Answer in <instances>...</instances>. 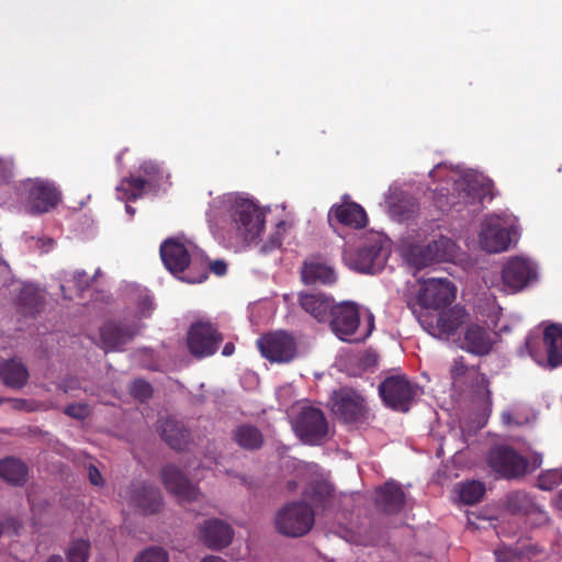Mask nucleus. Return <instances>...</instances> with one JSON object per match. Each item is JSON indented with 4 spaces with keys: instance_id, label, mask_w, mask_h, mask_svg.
Listing matches in <instances>:
<instances>
[{
    "instance_id": "f257e3e1",
    "label": "nucleus",
    "mask_w": 562,
    "mask_h": 562,
    "mask_svg": "<svg viewBox=\"0 0 562 562\" xmlns=\"http://www.w3.org/2000/svg\"><path fill=\"white\" fill-rule=\"evenodd\" d=\"M214 235L227 241V233L237 243L251 244L261 235L263 214L255 202L238 193L213 199L206 213Z\"/></svg>"
},
{
    "instance_id": "f03ea898",
    "label": "nucleus",
    "mask_w": 562,
    "mask_h": 562,
    "mask_svg": "<svg viewBox=\"0 0 562 562\" xmlns=\"http://www.w3.org/2000/svg\"><path fill=\"white\" fill-rule=\"evenodd\" d=\"M330 326L334 334L344 341L358 342L367 339L374 328V316L366 310L363 314L357 304L344 302L334 306Z\"/></svg>"
},
{
    "instance_id": "7ed1b4c3",
    "label": "nucleus",
    "mask_w": 562,
    "mask_h": 562,
    "mask_svg": "<svg viewBox=\"0 0 562 562\" xmlns=\"http://www.w3.org/2000/svg\"><path fill=\"white\" fill-rule=\"evenodd\" d=\"M429 175L431 178L443 179L447 183L452 182L463 203L482 202L490 190V182L472 170L463 171L439 164Z\"/></svg>"
},
{
    "instance_id": "20e7f679",
    "label": "nucleus",
    "mask_w": 562,
    "mask_h": 562,
    "mask_svg": "<svg viewBox=\"0 0 562 562\" xmlns=\"http://www.w3.org/2000/svg\"><path fill=\"white\" fill-rule=\"evenodd\" d=\"M290 418L293 431L304 443L321 445L328 437V423L318 407L299 403L292 407Z\"/></svg>"
},
{
    "instance_id": "39448f33",
    "label": "nucleus",
    "mask_w": 562,
    "mask_h": 562,
    "mask_svg": "<svg viewBox=\"0 0 562 562\" xmlns=\"http://www.w3.org/2000/svg\"><path fill=\"white\" fill-rule=\"evenodd\" d=\"M516 218L490 215L481 224L480 247L486 252L506 251L517 239Z\"/></svg>"
},
{
    "instance_id": "423d86ee",
    "label": "nucleus",
    "mask_w": 562,
    "mask_h": 562,
    "mask_svg": "<svg viewBox=\"0 0 562 562\" xmlns=\"http://www.w3.org/2000/svg\"><path fill=\"white\" fill-rule=\"evenodd\" d=\"M417 319L424 330L432 337L449 339L470 319V315L462 305L456 304L435 313L419 312Z\"/></svg>"
},
{
    "instance_id": "0eeeda50",
    "label": "nucleus",
    "mask_w": 562,
    "mask_h": 562,
    "mask_svg": "<svg viewBox=\"0 0 562 562\" xmlns=\"http://www.w3.org/2000/svg\"><path fill=\"white\" fill-rule=\"evenodd\" d=\"M168 175L154 161H144L138 169V176H131L116 187L120 200H132L142 196L146 191L159 189L167 181Z\"/></svg>"
},
{
    "instance_id": "6e6552de",
    "label": "nucleus",
    "mask_w": 562,
    "mask_h": 562,
    "mask_svg": "<svg viewBox=\"0 0 562 562\" xmlns=\"http://www.w3.org/2000/svg\"><path fill=\"white\" fill-rule=\"evenodd\" d=\"M19 190L25 212L30 214L49 212L60 200L56 186L43 179H27L21 183Z\"/></svg>"
},
{
    "instance_id": "1a4fd4ad",
    "label": "nucleus",
    "mask_w": 562,
    "mask_h": 562,
    "mask_svg": "<svg viewBox=\"0 0 562 562\" xmlns=\"http://www.w3.org/2000/svg\"><path fill=\"white\" fill-rule=\"evenodd\" d=\"M450 374L454 387L460 390L464 386L470 387L474 401H476L484 411H491V392L488 390V381L484 374L480 373L475 367H468L462 357L453 360Z\"/></svg>"
},
{
    "instance_id": "9d476101",
    "label": "nucleus",
    "mask_w": 562,
    "mask_h": 562,
    "mask_svg": "<svg viewBox=\"0 0 562 562\" xmlns=\"http://www.w3.org/2000/svg\"><path fill=\"white\" fill-rule=\"evenodd\" d=\"M501 276L502 289L517 293L538 281V266L528 257L513 256L503 263Z\"/></svg>"
},
{
    "instance_id": "9b49d317",
    "label": "nucleus",
    "mask_w": 562,
    "mask_h": 562,
    "mask_svg": "<svg viewBox=\"0 0 562 562\" xmlns=\"http://www.w3.org/2000/svg\"><path fill=\"white\" fill-rule=\"evenodd\" d=\"M540 338L528 336L526 348L530 357L542 368L553 369L562 364V327L551 325L543 334L544 350L538 349Z\"/></svg>"
},
{
    "instance_id": "f8f14e48",
    "label": "nucleus",
    "mask_w": 562,
    "mask_h": 562,
    "mask_svg": "<svg viewBox=\"0 0 562 562\" xmlns=\"http://www.w3.org/2000/svg\"><path fill=\"white\" fill-rule=\"evenodd\" d=\"M314 513L303 502H293L283 506L276 515L277 530L288 537H301L314 525Z\"/></svg>"
},
{
    "instance_id": "ddd939ff",
    "label": "nucleus",
    "mask_w": 562,
    "mask_h": 562,
    "mask_svg": "<svg viewBox=\"0 0 562 562\" xmlns=\"http://www.w3.org/2000/svg\"><path fill=\"white\" fill-rule=\"evenodd\" d=\"M329 406L333 415L344 424H358L367 418L364 397L350 387H340L331 393Z\"/></svg>"
},
{
    "instance_id": "4468645a",
    "label": "nucleus",
    "mask_w": 562,
    "mask_h": 562,
    "mask_svg": "<svg viewBox=\"0 0 562 562\" xmlns=\"http://www.w3.org/2000/svg\"><path fill=\"white\" fill-rule=\"evenodd\" d=\"M389 256L387 249L381 238L373 239L358 250H346L344 261L346 265L361 273H376L383 269Z\"/></svg>"
},
{
    "instance_id": "2eb2a0df",
    "label": "nucleus",
    "mask_w": 562,
    "mask_h": 562,
    "mask_svg": "<svg viewBox=\"0 0 562 562\" xmlns=\"http://www.w3.org/2000/svg\"><path fill=\"white\" fill-rule=\"evenodd\" d=\"M488 468L503 479L515 480L528 472L526 458L507 445H495L486 454Z\"/></svg>"
},
{
    "instance_id": "dca6fc26",
    "label": "nucleus",
    "mask_w": 562,
    "mask_h": 562,
    "mask_svg": "<svg viewBox=\"0 0 562 562\" xmlns=\"http://www.w3.org/2000/svg\"><path fill=\"white\" fill-rule=\"evenodd\" d=\"M457 296L456 285L448 279L431 278L422 283L417 302L422 312H437L452 304Z\"/></svg>"
},
{
    "instance_id": "f3484780",
    "label": "nucleus",
    "mask_w": 562,
    "mask_h": 562,
    "mask_svg": "<svg viewBox=\"0 0 562 562\" xmlns=\"http://www.w3.org/2000/svg\"><path fill=\"white\" fill-rule=\"evenodd\" d=\"M383 402L401 412H407L417 394V389L404 375L387 376L380 385Z\"/></svg>"
},
{
    "instance_id": "a211bd4d",
    "label": "nucleus",
    "mask_w": 562,
    "mask_h": 562,
    "mask_svg": "<svg viewBox=\"0 0 562 562\" xmlns=\"http://www.w3.org/2000/svg\"><path fill=\"white\" fill-rule=\"evenodd\" d=\"M123 505L135 512L144 514L156 513L161 506L159 491L145 483H135L120 493Z\"/></svg>"
},
{
    "instance_id": "6ab92c4d",
    "label": "nucleus",
    "mask_w": 562,
    "mask_h": 562,
    "mask_svg": "<svg viewBox=\"0 0 562 562\" xmlns=\"http://www.w3.org/2000/svg\"><path fill=\"white\" fill-rule=\"evenodd\" d=\"M261 355L271 362H289L296 355V342L285 331H276L260 337L257 341Z\"/></svg>"
},
{
    "instance_id": "aec40b11",
    "label": "nucleus",
    "mask_w": 562,
    "mask_h": 562,
    "mask_svg": "<svg viewBox=\"0 0 562 562\" xmlns=\"http://www.w3.org/2000/svg\"><path fill=\"white\" fill-rule=\"evenodd\" d=\"M222 339L212 324L198 322L188 331L187 345L193 356L203 358L214 355Z\"/></svg>"
},
{
    "instance_id": "412c9836",
    "label": "nucleus",
    "mask_w": 562,
    "mask_h": 562,
    "mask_svg": "<svg viewBox=\"0 0 562 562\" xmlns=\"http://www.w3.org/2000/svg\"><path fill=\"white\" fill-rule=\"evenodd\" d=\"M160 257L166 268L172 273H183L188 268V271L192 272L193 265L191 262V256L189 248L177 239H168L160 246Z\"/></svg>"
},
{
    "instance_id": "4be33fe9",
    "label": "nucleus",
    "mask_w": 562,
    "mask_h": 562,
    "mask_svg": "<svg viewBox=\"0 0 562 562\" xmlns=\"http://www.w3.org/2000/svg\"><path fill=\"white\" fill-rule=\"evenodd\" d=\"M166 490L181 502H192L199 496V490L187 481L175 465H166L160 472Z\"/></svg>"
},
{
    "instance_id": "5701e85b",
    "label": "nucleus",
    "mask_w": 562,
    "mask_h": 562,
    "mask_svg": "<svg viewBox=\"0 0 562 562\" xmlns=\"http://www.w3.org/2000/svg\"><path fill=\"white\" fill-rule=\"evenodd\" d=\"M139 329L138 324L127 326L125 324L108 323L100 329L101 346L105 351L120 350Z\"/></svg>"
},
{
    "instance_id": "b1692460",
    "label": "nucleus",
    "mask_w": 562,
    "mask_h": 562,
    "mask_svg": "<svg viewBox=\"0 0 562 562\" xmlns=\"http://www.w3.org/2000/svg\"><path fill=\"white\" fill-rule=\"evenodd\" d=\"M200 538L210 549L220 550L231 543L233 530L220 519H209L200 527Z\"/></svg>"
},
{
    "instance_id": "393cba45",
    "label": "nucleus",
    "mask_w": 562,
    "mask_h": 562,
    "mask_svg": "<svg viewBox=\"0 0 562 562\" xmlns=\"http://www.w3.org/2000/svg\"><path fill=\"white\" fill-rule=\"evenodd\" d=\"M506 508L513 514L536 515L539 522L548 519V515L536 499L522 491L512 492L506 497Z\"/></svg>"
},
{
    "instance_id": "a878e982",
    "label": "nucleus",
    "mask_w": 562,
    "mask_h": 562,
    "mask_svg": "<svg viewBox=\"0 0 562 562\" xmlns=\"http://www.w3.org/2000/svg\"><path fill=\"white\" fill-rule=\"evenodd\" d=\"M493 346V338L483 325L471 323L464 331L462 347L477 356L487 355Z\"/></svg>"
},
{
    "instance_id": "bb28decb",
    "label": "nucleus",
    "mask_w": 562,
    "mask_h": 562,
    "mask_svg": "<svg viewBox=\"0 0 562 562\" xmlns=\"http://www.w3.org/2000/svg\"><path fill=\"white\" fill-rule=\"evenodd\" d=\"M385 204L389 213L400 221L409 218L417 210L416 201L406 196L397 187H390Z\"/></svg>"
},
{
    "instance_id": "cd10ccee",
    "label": "nucleus",
    "mask_w": 562,
    "mask_h": 562,
    "mask_svg": "<svg viewBox=\"0 0 562 562\" xmlns=\"http://www.w3.org/2000/svg\"><path fill=\"white\" fill-rule=\"evenodd\" d=\"M375 503L385 513H397L405 503V495L398 484L387 482L378 490Z\"/></svg>"
},
{
    "instance_id": "c85d7f7f",
    "label": "nucleus",
    "mask_w": 562,
    "mask_h": 562,
    "mask_svg": "<svg viewBox=\"0 0 562 562\" xmlns=\"http://www.w3.org/2000/svg\"><path fill=\"white\" fill-rule=\"evenodd\" d=\"M299 301L301 307L318 322L327 319L334 308L331 300L321 293L301 294Z\"/></svg>"
},
{
    "instance_id": "c756f323",
    "label": "nucleus",
    "mask_w": 562,
    "mask_h": 562,
    "mask_svg": "<svg viewBox=\"0 0 562 562\" xmlns=\"http://www.w3.org/2000/svg\"><path fill=\"white\" fill-rule=\"evenodd\" d=\"M302 280L306 284H331L336 281V274L330 266L313 259L304 262Z\"/></svg>"
},
{
    "instance_id": "7c9ffc66",
    "label": "nucleus",
    "mask_w": 562,
    "mask_h": 562,
    "mask_svg": "<svg viewBox=\"0 0 562 562\" xmlns=\"http://www.w3.org/2000/svg\"><path fill=\"white\" fill-rule=\"evenodd\" d=\"M159 428L162 439L172 449L182 450L188 445L189 432L178 420L173 418L162 419Z\"/></svg>"
},
{
    "instance_id": "2f4dec72",
    "label": "nucleus",
    "mask_w": 562,
    "mask_h": 562,
    "mask_svg": "<svg viewBox=\"0 0 562 562\" xmlns=\"http://www.w3.org/2000/svg\"><path fill=\"white\" fill-rule=\"evenodd\" d=\"M334 215L341 224L355 228L364 227L367 224V214L357 203H347L335 206L330 210L329 216Z\"/></svg>"
},
{
    "instance_id": "473e14b6",
    "label": "nucleus",
    "mask_w": 562,
    "mask_h": 562,
    "mask_svg": "<svg viewBox=\"0 0 562 562\" xmlns=\"http://www.w3.org/2000/svg\"><path fill=\"white\" fill-rule=\"evenodd\" d=\"M0 378L7 386L20 389L26 383L29 373L22 362L8 360L0 364Z\"/></svg>"
},
{
    "instance_id": "72a5a7b5",
    "label": "nucleus",
    "mask_w": 562,
    "mask_h": 562,
    "mask_svg": "<svg viewBox=\"0 0 562 562\" xmlns=\"http://www.w3.org/2000/svg\"><path fill=\"white\" fill-rule=\"evenodd\" d=\"M26 467L14 458H7L0 461V476L12 485L23 484L26 480Z\"/></svg>"
},
{
    "instance_id": "f704fd0d",
    "label": "nucleus",
    "mask_w": 562,
    "mask_h": 562,
    "mask_svg": "<svg viewBox=\"0 0 562 562\" xmlns=\"http://www.w3.org/2000/svg\"><path fill=\"white\" fill-rule=\"evenodd\" d=\"M434 262L451 261L456 258L458 246L448 237H440L429 244Z\"/></svg>"
},
{
    "instance_id": "c9c22d12",
    "label": "nucleus",
    "mask_w": 562,
    "mask_h": 562,
    "mask_svg": "<svg viewBox=\"0 0 562 562\" xmlns=\"http://www.w3.org/2000/svg\"><path fill=\"white\" fill-rule=\"evenodd\" d=\"M235 441L243 448L257 449L262 443L260 431L248 425L238 427L234 434Z\"/></svg>"
},
{
    "instance_id": "e433bc0d",
    "label": "nucleus",
    "mask_w": 562,
    "mask_h": 562,
    "mask_svg": "<svg viewBox=\"0 0 562 562\" xmlns=\"http://www.w3.org/2000/svg\"><path fill=\"white\" fill-rule=\"evenodd\" d=\"M405 257L407 262L415 267L416 269H422L434 263V259L431 256V248H429V244L426 246L422 245H412L407 248L405 252Z\"/></svg>"
},
{
    "instance_id": "4c0bfd02",
    "label": "nucleus",
    "mask_w": 562,
    "mask_h": 562,
    "mask_svg": "<svg viewBox=\"0 0 562 562\" xmlns=\"http://www.w3.org/2000/svg\"><path fill=\"white\" fill-rule=\"evenodd\" d=\"M214 272L216 276H224L227 271V265L223 260H215L209 267L201 265L196 274L191 271L186 272L184 276H180L179 279L188 283H201L207 278V269Z\"/></svg>"
},
{
    "instance_id": "58836bf2",
    "label": "nucleus",
    "mask_w": 562,
    "mask_h": 562,
    "mask_svg": "<svg viewBox=\"0 0 562 562\" xmlns=\"http://www.w3.org/2000/svg\"><path fill=\"white\" fill-rule=\"evenodd\" d=\"M485 485L479 481L463 483L459 487V496L464 504L472 505L482 499Z\"/></svg>"
},
{
    "instance_id": "ea45409f",
    "label": "nucleus",
    "mask_w": 562,
    "mask_h": 562,
    "mask_svg": "<svg viewBox=\"0 0 562 562\" xmlns=\"http://www.w3.org/2000/svg\"><path fill=\"white\" fill-rule=\"evenodd\" d=\"M44 299L43 291L33 284L25 285L20 293V301L31 313L37 312Z\"/></svg>"
},
{
    "instance_id": "a19ab883",
    "label": "nucleus",
    "mask_w": 562,
    "mask_h": 562,
    "mask_svg": "<svg viewBox=\"0 0 562 562\" xmlns=\"http://www.w3.org/2000/svg\"><path fill=\"white\" fill-rule=\"evenodd\" d=\"M90 554V542L85 539L71 541L66 551L68 562H87Z\"/></svg>"
},
{
    "instance_id": "79ce46f5",
    "label": "nucleus",
    "mask_w": 562,
    "mask_h": 562,
    "mask_svg": "<svg viewBox=\"0 0 562 562\" xmlns=\"http://www.w3.org/2000/svg\"><path fill=\"white\" fill-rule=\"evenodd\" d=\"M562 483V468L553 469L541 473L538 477L537 485L540 490L551 491Z\"/></svg>"
},
{
    "instance_id": "37998d69",
    "label": "nucleus",
    "mask_w": 562,
    "mask_h": 562,
    "mask_svg": "<svg viewBox=\"0 0 562 562\" xmlns=\"http://www.w3.org/2000/svg\"><path fill=\"white\" fill-rule=\"evenodd\" d=\"M134 562H169V555L160 547H150L138 553Z\"/></svg>"
},
{
    "instance_id": "c03bdc74",
    "label": "nucleus",
    "mask_w": 562,
    "mask_h": 562,
    "mask_svg": "<svg viewBox=\"0 0 562 562\" xmlns=\"http://www.w3.org/2000/svg\"><path fill=\"white\" fill-rule=\"evenodd\" d=\"M131 394L139 400H146L151 395V386L144 380H135L131 384Z\"/></svg>"
},
{
    "instance_id": "a18cd8bd",
    "label": "nucleus",
    "mask_w": 562,
    "mask_h": 562,
    "mask_svg": "<svg viewBox=\"0 0 562 562\" xmlns=\"http://www.w3.org/2000/svg\"><path fill=\"white\" fill-rule=\"evenodd\" d=\"M90 278L88 277L86 271L78 270L72 273L70 280H67L68 283H72L74 288L78 292H82L90 285Z\"/></svg>"
},
{
    "instance_id": "49530a36",
    "label": "nucleus",
    "mask_w": 562,
    "mask_h": 562,
    "mask_svg": "<svg viewBox=\"0 0 562 562\" xmlns=\"http://www.w3.org/2000/svg\"><path fill=\"white\" fill-rule=\"evenodd\" d=\"M502 420L507 426H520L527 422L516 409L505 411L502 413Z\"/></svg>"
},
{
    "instance_id": "de8ad7c7",
    "label": "nucleus",
    "mask_w": 562,
    "mask_h": 562,
    "mask_svg": "<svg viewBox=\"0 0 562 562\" xmlns=\"http://www.w3.org/2000/svg\"><path fill=\"white\" fill-rule=\"evenodd\" d=\"M65 413L74 418L82 419L89 414V407L85 404H72L65 409Z\"/></svg>"
},
{
    "instance_id": "09e8293b",
    "label": "nucleus",
    "mask_w": 562,
    "mask_h": 562,
    "mask_svg": "<svg viewBox=\"0 0 562 562\" xmlns=\"http://www.w3.org/2000/svg\"><path fill=\"white\" fill-rule=\"evenodd\" d=\"M277 397L280 404H288L294 397V389L292 385L286 384L278 389Z\"/></svg>"
},
{
    "instance_id": "8fccbe9b",
    "label": "nucleus",
    "mask_w": 562,
    "mask_h": 562,
    "mask_svg": "<svg viewBox=\"0 0 562 562\" xmlns=\"http://www.w3.org/2000/svg\"><path fill=\"white\" fill-rule=\"evenodd\" d=\"M89 480L93 485L100 486L103 484L102 475L94 465L88 469Z\"/></svg>"
},
{
    "instance_id": "3c124183",
    "label": "nucleus",
    "mask_w": 562,
    "mask_h": 562,
    "mask_svg": "<svg viewBox=\"0 0 562 562\" xmlns=\"http://www.w3.org/2000/svg\"><path fill=\"white\" fill-rule=\"evenodd\" d=\"M35 245L42 252H47L53 248L54 240L52 238H38Z\"/></svg>"
},
{
    "instance_id": "603ef678",
    "label": "nucleus",
    "mask_w": 562,
    "mask_h": 562,
    "mask_svg": "<svg viewBox=\"0 0 562 562\" xmlns=\"http://www.w3.org/2000/svg\"><path fill=\"white\" fill-rule=\"evenodd\" d=\"M234 351H235L234 344L233 342H227L223 347L222 355L225 356V357H229V356H232L234 353Z\"/></svg>"
},
{
    "instance_id": "864d4df0",
    "label": "nucleus",
    "mask_w": 562,
    "mask_h": 562,
    "mask_svg": "<svg viewBox=\"0 0 562 562\" xmlns=\"http://www.w3.org/2000/svg\"><path fill=\"white\" fill-rule=\"evenodd\" d=\"M443 198H445V194L442 192H440L436 200V202L440 209H443L446 206V204H451V205L454 204V202H449L448 200H447V202H443V200H442Z\"/></svg>"
},
{
    "instance_id": "5fc2aeb1",
    "label": "nucleus",
    "mask_w": 562,
    "mask_h": 562,
    "mask_svg": "<svg viewBox=\"0 0 562 562\" xmlns=\"http://www.w3.org/2000/svg\"><path fill=\"white\" fill-rule=\"evenodd\" d=\"M201 562H226L223 558L216 555H209L202 559Z\"/></svg>"
},
{
    "instance_id": "6e6d98bb",
    "label": "nucleus",
    "mask_w": 562,
    "mask_h": 562,
    "mask_svg": "<svg viewBox=\"0 0 562 562\" xmlns=\"http://www.w3.org/2000/svg\"><path fill=\"white\" fill-rule=\"evenodd\" d=\"M318 490H319V494H322V495L324 494V495L328 496L330 493V488L326 483L319 484Z\"/></svg>"
},
{
    "instance_id": "4d7b16f0",
    "label": "nucleus",
    "mask_w": 562,
    "mask_h": 562,
    "mask_svg": "<svg viewBox=\"0 0 562 562\" xmlns=\"http://www.w3.org/2000/svg\"><path fill=\"white\" fill-rule=\"evenodd\" d=\"M555 506L562 510V490L560 491L555 498Z\"/></svg>"
},
{
    "instance_id": "13d9d810",
    "label": "nucleus",
    "mask_w": 562,
    "mask_h": 562,
    "mask_svg": "<svg viewBox=\"0 0 562 562\" xmlns=\"http://www.w3.org/2000/svg\"><path fill=\"white\" fill-rule=\"evenodd\" d=\"M4 173H5V167H4L3 162L0 160V180L4 178Z\"/></svg>"
},
{
    "instance_id": "bf43d9fd",
    "label": "nucleus",
    "mask_w": 562,
    "mask_h": 562,
    "mask_svg": "<svg viewBox=\"0 0 562 562\" xmlns=\"http://www.w3.org/2000/svg\"><path fill=\"white\" fill-rule=\"evenodd\" d=\"M47 562H64V561H63L61 557L54 555V557L49 558Z\"/></svg>"
},
{
    "instance_id": "052dcab7",
    "label": "nucleus",
    "mask_w": 562,
    "mask_h": 562,
    "mask_svg": "<svg viewBox=\"0 0 562 562\" xmlns=\"http://www.w3.org/2000/svg\"><path fill=\"white\" fill-rule=\"evenodd\" d=\"M541 462H542L541 457H537V458L535 459L533 469H536V468L540 467Z\"/></svg>"
},
{
    "instance_id": "680f3d73",
    "label": "nucleus",
    "mask_w": 562,
    "mask_h": 562,
    "mask_svg": "<svg viewBox=\"0 0 562 562\" xmlns=\"http://www.w3.org/2000/svg\"><path fill=\"white\" fill-rule=\"evenodd\" d=\"M125 209H126V212H127L131 216H133V215L135 214V210H134L132 206L126 205V207H125Z\"/></svg>"
},
{
    "instance_id": "e2e57ef3",
    "label": "nucleus",
    "mask_w": 562,
    "mask_h": 562,
    "mask_svg": "<svg viewBox=\"0 0 562 562\" xmlns=\"http://www.w3.org/2000/svg\"><path fill=\"white\" fill-rule=\"evenodd\" d=\"M60 289H61V292H63L64 296L68 297V295L66 293V286L63 284V285H60Z\"/></svg>"
},
{
    "instance_id": "0e129e2a",
    "label": "nucleus",
    "mask_w": 562,
    "mask_h": 562,
    "mask_svg": "<svg viewBox=\"0 0 562 562\" xmlns=\"http://www.w3.org/2000/svg\"><path fill=\"white\" fill-rule=\"evenodd\" d=\"M99 274H100V270L98 269V270L95 271L94 277H97V276H99Z\"/></svg>"
}]
</instances>
